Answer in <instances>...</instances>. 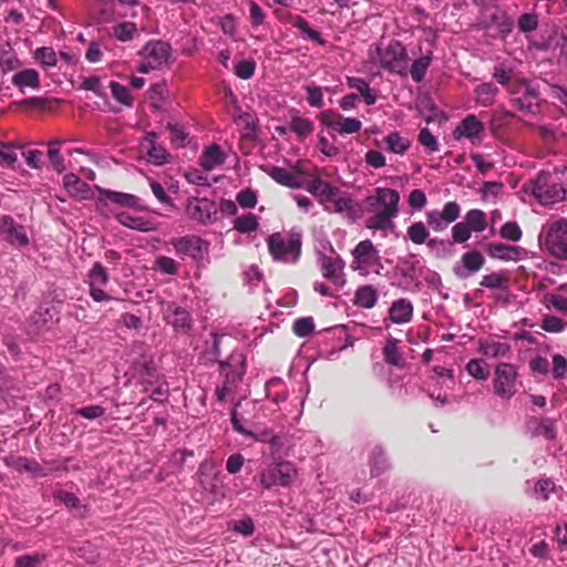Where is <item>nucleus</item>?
I'll list each match as a JSON object with an SVG mask.
<instances>
[{
	"label": "nucleus",
	"instance_id": "17",
	"mask_svg": "<svg viewBox=\"0 0 567 567\" xmlns=\"http://www.w3.org/2000/svg\"><path fill=\"white\" fill-rule=\"evenodd\" d=\"M219 370L225 377L223 384L235 390L245 373L241 355L231 354L226 361H219Z\"/></svg>",
	"mask_w": 567,
	"mask_h": 567
},
{
	"label": "nucleus",
	"instance_id": "40",
	"mask_svg": "<svg viewBox=\"0 0 567 567\" xmlns=\"http://www.w3.org/2000/svg\"><path fill=\"white\" fill-rule=\"evenodd\" d=\"M515 117V114L507 110H495L489 121V128L494 135L501 133L509 122Z\"/></svg>",
	"mask_w": 567,
	"mask_h": 567
},
{
	"label": "nucleus",
	"instance_id": "9",
	"mask_svg": "<svg viewBox=\"0 0 567 567\" xmlns=\"http://www.w3.org/2000/svg\"><path fill=\"white\" fill-rule=\"evenodd\" d=\"M517 370L507 362L498 363L494 371L493 390L503 400H511L516 393Z\"/></svg>",
	"mask_w": 567,
	"mask_h": 567
},
{
	"label": "nucleus",
	"instance_id": "38",
	"mask_svg": "<svg viewBox=\"0 0 567 567\" xmlns=\"http://www.w3.org/2000/svg\"><path fill=\"white\" fill-rule=\"evenodd\" d=\"M464 221L474 233H481L487 227V216L482 209H470L465 216Z\"/></svg>",
	"mask_w": 567,
	"mask_h": 567
},
{
	"label": "nucleus",
	"instance_id": "54",
	"mask_svg": "<svg viewBox=\"0 0 567 567\" xmlns=\"http://www.w3.org/2000/svg\"><path fill=\"white\" fill-rule=\"evenodd\" d=\"M110 89L113 97L125 106H132L133 99L130 94V91L126 86L122 85L118 82L112 81L110 83Z\"/></svg>",
	"mask_w": 567,
	"mask_h": 567
},
{
	"label": "nucleus",
	"instance_id": "28",
	"mask_svg": "<svg viewBox=\"0 0 567 567\" xmlns=\"http://www.w3.org/2000/svg\"><path fill=\"white\" fill-rule=\"evenodd\" d=\"M379 299L378 290L372 285H364L357 289L354 305L361 308L371 309Z\"/></svg>",
	"mask_w": 567,
	"mask_h": 567
},
{
	"label": "nucleus",
	"instance_id": "20",
	"mask_svg": "<svg viewBox=\"0 0 567 567\" xmlns=\"http://www.w3.org/2000/svg\"><path fill=\"white\" fill-rule=\"evenodd\" d=\"M6 465L19 473H31L37 477H43L48 472L34 458L24 456H10L6 458Z\"/></svg>",
	"mask_w": 567,
	"mask_h": 567
},
{
	"label": "nucleus",
	"instance_id": "62",
	"mask_svg": "<svg viewBox=\"0 0 567 567\" xmlns=\"http://www.w3.org/2000/svg\"><path fill=\"white\" fill-rule=\"evenodd\" d=\"M417 141L422 146L427 148L429 153L439 152V142L427 127L420 131Z\"/></svg>",
	"mask_w": 567,
	"mask_h": 567
},
{
	"label": "nucleus",
	"instance_id": "60",
	"mask_svg": "<svg viewBox=\"0 0 567 567\" xmlns=\"http://www.w3.org/2000/svg\"><path fill=\"white\" fill-rule=\"evenodd\" d=\"M471 235L472 230L464 220L456 223L452 227V239L455 244L466 243L471 238Z\"/></svg>",
	"mask_w": 567,
	"mask_h": 567
},
{
	"label": "nucleus",
	"instance_id": "26",
	"mask_svg": "<svg viewBox=\"0 0 567 567\" xmlns=\"http://www.w3.org/2000/svg\"><path fill=\"white\" fill-rule=\"evenodd\" d=\"M492 78L502 86H504L507 93H509L512 89L523 80L514 73L513 69L507 68L504 64L494 66Z\"/></svg>",
	"mask_w": 567,
	"mask_h": 567
},
{
	"label": "nucleus",
	"instance_id": "32",
	"mask_svg": "<svg viewBox=\"0 0 567 567\" xmlns=\"http://www.w3.org/2000/svg\"><path fill=\"white\" fill-rule=\"evenodd\" d=\"M12 84L19 89L25 86L38 89L40 86L39 73L33 69H25L17 72L11 80Z\"/></svg>",
	"mask_w": 567,
	"mask_h": 567
},
{
	"label": "nucleus",
	"instance_id": "42",
	"mask_svg": "<svg viewBox=\"0 0 567 567\" xmlns=\"http://www.w3.org/2000/svg\"><path fill=\"white\" fill-rule=\"evenodd\" d=\"M87 282L89 286H99L103 287L109 282V275L104 266L95 261L92 268L87 272Z\"/></svg>",
	"mask_w": 567,
	"mask_h": 567
},
{
	"label": "nucleus",
	"instance_id": "37",
	"mask_svg": "<svg viewBox=\"0 0 567 567\" xmlns=\"http://www.w3.org/2000/svg\"><path fill=\"white\" fill-rule=\"evenodd\" d=\"M112 35L121 42H127L137 38L140 33L136 23L125 21L117 23L112 28Z\"/></svg>",
	"mask_w": 567,
	"mask_h": 567
},
{
	"label": "nucleus",
	"instance_id": "59",
	"mask_svg": "<svg viewBox=\"0 0 567 567\" xmlns=\"http://www.w3.org/2000/svg\"><path fill=\"white\" fill-rule=\"evenodd\" d=\"M256 71V62L254 60H241L234 66V73L243 80L252 78Z\"/></svg>",
	"mask_w": 567,
	"mask_h": 567
},
{
	"label": "nucleus",
	"instance_id": "24",
	"mask_svg": "<svg viewBox=\"0 0 567 567\" xmlns=\"http://www.w3.org/2000/svg\"><path fill=\"white\" fill-rule=\"evenodd\" d=\"M486 252L491 258L501 259L504 261L518 260L522 252L520 247L508 246L502 243H492L486 245Z\"/></svg>",
	"mask_w": 567,
	"mask_h": 567
},
{
	"label": "nucleus",
	"instance_id": "45",
	"mask_svg": "<svg viewBox=\"0 0 567 567\" xmlns=\"http://www.w3.org/2000/svg\"><path fill=\"white\" fill-rule=\"evenodd\" d=\"M406 234L409 239L415 245L425 244L430 236L429 230L422 221H416L410 225L408 227Z\"/></svg>",
	"mask_w": 567,
	"mask_h": 567
},
{
	"label": "nucleus",
	"instance_id": "44",
	"mask_svg": "<svg viewBox=\"0 0 567 567\" xmlns=\"http://www.w3.org/2000/svg\"><path fill=\"white\" fill-rule=\"evenodd\" d=\"M385 143L388 150L395 154H404L410 147V142L408 138L402 137L398 132L390 133L385 137Z\"/></svg>",
	"mask_w": 567,
	"mask_h": 567
},
{
	"label": "nucleus",
	"instance_id": "48",
	"mask_svg": "<svg viewBox=\"0 0 567 567\" xmlns=\"http://www.w3.org/2000/svg\"><path fill=\"white\" fill-rule=\"evenodd\" d=\"M315 330V321L312 317L298 318L292 323V332L299 338H307Z\"/></svg>",
	"mask_w": 567,
	"mask_h": 567
},
{
	"label": "nucleus",
	"instance_id": "25",
	"mask_svg": "<svg viewBox=\"0 0 567 567\" xmlns=\"http://www.w3.org/2000/svg\"><path fill=\"white\" fill-rule=\"evenodd\" d=\"M413 316V305L408 299L395 300L389 310V318L394 323H406Z\"/></svg>",
	"mask_w": 567,
	"mask_h": 567
},
{
	"label": "nucleus",
	"instance_id": "46",
	"mask_svg": "<svg viewBox=\"0 0 567 567\" xmlns=\"http://www.w3.org/2000/svg\"><path fill=\"white\" fill-rule=\"evenodd\" d=\"M258 218L255 214H246L244 216H239L234 221V229L239 233L246 234L255 231L258 228Z\"/></svg>",
	"mask_w": 567,
	"mask_h": 567
},
{
	"label": "nucleus",
	"instance_id": "19",
	"mask_svg": "<svg viewBox=\"0 0 567 567\" xmlns=\"http://www.w3.org/2000/svg\"><path fill=\"white\" fill-rule=\"evenodd\" d=\"M344 261L339 256H320V269L322 276L329 281L339 285L343 284L342 271Z\"/></svg>",
	"mask_w": 567,
	"mask_h": 567
},
{
	"label": "nucleus",
	"instance_id": "10",
	"mask_svg": "<svg viewBox=\"0 0 567 567\" xmlns=\"http://www.w3.org/2000/svg\"><path fill=\"white\" fill-rule=\"evenodd\" d=\"M171 245L179 257H188L192 260L202 261L209 251V243L195 235H186L171 239Z\"/></svg>",
	"mask_w": 567,
	"mask_h": 567
},
{
	"label": "nucleus",
	"instance_id": "13",
	"mask_svg": "<svg viewBox=\"0 0 567 567\" xmlns=\"http://www.w3.org/2000/svg\"><path fill=\"white\" fill-rule=\"evenodd\" d=\"M269 177H271L276 183L292 189H298L302 187L301 176L305 175V172L298 166L295 165L290 171L284 167L270 166L264 168Z\"/></svg>",
	"mask_w": 567,
	"mask_h": 567
},
{
	"label": "nucleus",
	"instance_id": "49",
	"mask_svg": "<svg viewBox=\"0 0 567 567\" xmlns=\"http://www.w3.org/2000/svg\"><path fill=\"white\" fill-rule=\"evenodd\" d=\"M540 328L549 333H560L567 328V321L556 316L546 315L542 319Z\"/></svg>",
	"mask_w": 567,
	"mask_h": 567
},
{
	"label": "nucleus",
	"instance_id": "12",
	"mask_svg": "<svg viewBox=\"0 0 567 567\" xmlns=\"http://www.w3.org/2000/svg\"><path fill=\"white\" fill-rule=\"evenodd\" d=\"M427 225L436 233L445 230L450 224L461 216V205L454 200L444 204L442 210L433 209L426 213Z\"/></svg>",
	"mask_w": 567,
	"mask_h": 567
},
{
	"label": "nucleus",
	"instance_id": "55",
	"mask_svg": "<svg viewBox=\"0 0 567 567\" xmlns=\"http://www.w3.org/2000/svg\"><path fill=\"white\" fill-rule=\"evenodd\" d=\"M481 351L491 358L505 357L509 351V347L502 342L481 343Z\"/></svg>",
	"mask_w": 567,
	"mask_h": 567
},
{
	"label": "nucleus",
	"instance_id": "57",
	"mask_svg": "<svg viewBox=\"0 0 567 567\" xmlns=\"http://www.w3.org/2000/svg\"><path fill=\"white\" fill-rule=\"evenodd\" d=\"M307 92V102L312 107H322L323 106V91L320 86L317 85H306L303 86Z\"/></svg>",
	"mask_w": 567,
	"mask_h": 567
},
{
	"label": "nucleus",
	"instance_id": "39",
	"mask_svg": "<svg viewBox=\"0 0 567 567\" xmlns=\"http://www.w3.org/2000/svg\"><path fill=\"white\" fill-rule=\"evenodd\" d=\"M313 128V123L309 118L301 116H293L289 124V130L298 136L299 141H303L306 137L310 136Z\"/></svg>",
	"mask_w": 567,
	"mask_h": 567
},
{
	"label": "nucleus",
	"instance_id": "56",
	"mask_svg": "<svg viewBox=\"0 0 567 567\" xmlns=\"http://www.w3.org/2000/svg\"><path fill=\"white\" fill-rule=\"evenodd\" d=\"M499 236L516 243L522 239L523 231L516 221H506L499 229Z\"/></svg>",
	"mask_w": 567,
	"mask_h": 567
},
{
	"label": "nucleus",
	"instance_id": "64",
	"mask_svg": "<svg viewBox=\"0 0 567 567\" xmlns=\"http://www.w3.org/2000/svg\"><path fill=\"white\" fill-rule=\"evenodd\" d=\"M553 377L555 379H563L567 374V359L556 353L553 355V370H551Z\"/></svg>",
	"mask_w": 567,
	"mask_h": 567
},
{
	"label": "nucleus",
	"instance_id": "41",
	"mask_svg": "<svg viewBox=\"0 0 567 567\" xmlns=\"http://www.w3.org/2000/svg\"><path fill=\"white\" fill-rule=\"evenodd\" d=\"M62 144V141L60 140H53L48 143L49 150H48V157L50 159V163L52 164L54 171L58 174H61L65 171L64 165V158L60 154V150L58 146Z\"/></svg>",
	"mask_w": 567,
	"mask_h": 567
},
{
	"label": "nucleus",
	"instance_id": "16",
	"mask_svg": "<svg viewBox=\"0 0 567 567\" xmlns=\"http://www.w3.org/2000/svg\"><path fill=\"white\" fill-rule=\"evenodd\" d=\"M0 231L12 246H27L29 238L24 226L18 224L11 216L4 215L0 220Z\"/></svg>",
	"mask_w": 567,
	"mask_h": 567
},
{
	"label": "nucleus",
	"instance_id": "53",
	"mask_svg": "<svg viewBox=\"0 0 567 567\" xmlns=\"http://www.w3.org/2000/svg\"><path fill=\"white\" fill-rule=\"evenodd\" d=\"M535 434L539 436H544L547 440H555L557 435L556 423L554 420L545 417L538 421V424L535 429Z\"/></svg>",
	"mask_w": 567,
	"mask_h": 567
},
{
	"label": "nucleus",
	"instance_id": "63",
	"mask_svg": "<svg viewBox=\"0 0 567 567\" xmlns=\"http://www.w3.org/2000/svg\"><path fill=\"white\" fill-rule=\"evenodd\" d=\"M239 120L245 124V132L241 140L255 141L257 138V125L249 113H243Z\"/></svg>",
	"mask_w": 567,
	"mask_h": 567
},
{
	"label": "nucleus",
	"instance_id": "51",
	"mask_svg": "<svg viewBox=\"0 0 567 567\" xmlns=\"http://www.w3.org/2000/svg\"><path fill=\"white\" fill-rule=\"evenodd\" d=\"M466 371L470 375L480 381H485L489 375L488 365L484 361L477 359L468 361L466 364Z\"/></svg>",
	"mask_w": 567,
	"mask_h": 567
},
{
	"label": "nucleus",
	"instance_id": "3",
	"mask_svg": "<svg viewBox=\"0 0 567 567\" xmlns=\"http://www.w3.org/2000/svg\"><path fill=\"white\" fill-rule=\"evenodd\" d=\"M543 251L558 260H567V218L546 223L538 235Z\"/></svg>",
	"mask_w": 567,
	"mask_h": 567
},
{
	"label": "nucleus",
	"instance_id": "5",
	"mask_svg": "<svg viewBox=\"0 0 567 567\" xmlns=\"http://www.w3.org/2000/svg\"><path fill=\"white\" fill-rule=\"evenodd\" d=\"M508 94L511 104L518 111L528 115L540 112V93L532 82L523 79Z\"/></svg>",
	"mask_w": 567,
	"mask_h": 567
},
{
	"label": "nucleus",
	"instance_id": "47",
	"mask_svg": "<svg viewBox=\"0 0 567 567\" xmlns=\"http://www.w3.org/2000/svg\"><path fill=\"white\" fill-rule=\"evenodd\" d=\"M431 61L432 59L430 55L422 56L413 61L410 69V74L414 82L420 83L421 81H423L426 71L431 64Z\"/></svg>",
	"mask_w": 567,
	"mask_h": 567
},
{
	"label": "nucleus",
	"instance_id": "29",
	"mask_svg": "<svg viewBox=\"0 0 567 567\" xmlns=\"http://www.w3.org/2000/svg\"><path fill=\"white\" fill-rule=\"evenodd\" d=\"M224 162L225 156L216 144L208 146L200 156V166L205 171H213L215 167L224 164Z\"/></svg>",
	"mask_w": 567,
	"mask_h": 567
},
{
	"label": "nucleus",
	"instance_id": "58",
	"mask_svg": "<svg viewBox=\"0 0 567 567\" xmlns=\"http://www.w3.org/2000/svg\"><path fill=\"white\" fill-rule=\"evenodd\" d=\"M34 58L47 68L54 66L58 62L55 52L48 47L38 48L34 51Z\"/></svg>",
	"mask_w": 567,
	"mask_h": 567
},
{
	"label": "nucleus",
	"instance_id": "14",
	"mask_svg": "<svg viewBox=\"0 0 567 567\" xmlns=\"http://www.w3.org/2000/svg\"><path fill=\"white\" fill-rule=\"evenodd\" d=\"M144 59H148L157 69L169 62L172 48L162 40H151L138 52Z\"/></svg>",
	"mask_w": 567,
	"mask_h": 567
},
{
	"label": "nucleus",
	"instance_id": "7",
	"mask_svg": "<svg viewBox=\"0 0 567 567\" xmlns=\"http://www.w3.org/2000/svg\"><path fill=\"white\" fill-rule=\"evenodd\" d=\"M352 256L351 268L353 270L368 274L370 269H374L377 274H380V269H383L380 252L370 239L357 244Z\"/></svg>",
	"mask_w": 567,
	"mask_h": 567
},
{
	"label": "nucleus",
	"instance_id": "21",
	"mask_svg": "<svg viewBox=\"0 0 567 567\" xmlns=\"http://www.w3.org/2000/svg\"><path fill=\"white\" fill-rule=\"evenodd\" d=\"M166 312L168 323L172 324L176 331L187 333L190 330L192 319L186 309L172 303L167 307Z\"/></svg>",
	"mask_w": 567,
	"mask_h": 567
},
{
	"label": "nucleus",
	"instance_id": "6",
	"mask_svg": "<svg viewBox=\"0 0 567 567\" xmlns=\"http://www.w3.org/2000/svg\"><path fill=\"white\" fill-rule=\"evenodd\" d=\"M297 468L291 462L281 461L264 468L259 475L260 485L270 489L275 486L288 487L297 477Z\"/></svg>",
	"mask_w": 567,
	"mask_h": 567
},
{
	"label": "nucleus",
	"instance_id": "30",
	"mask_svg": "<svg viewBox=\"0 0 567 567\" xmlns=\"http://www.w3.org/2000/svg\"><path fill=\"white\" fill-rule=\"evenodd\" d=\"M474 92L476 103L486 107L494 104L499 90L494 83L485 82L477 85Z\"/></svg>",
	"mask_w": 567,
	"mask_h": 567
},
{
	"label": "nucleus",
	"instance_id": "23",
	"mask_svg": "<svg viewBox=\"0 0 567 567\" xmlns=\"http://www.w3.org/2000/svg\"><path fill=\"white\" fill-rule=\"evenodd\" d=\"M63 187L68 194L78 199H87L91 197V187L73 173L63 176Z\"/></svg>",
	"mask_w": 567,
	"mask_h": 567
},
{
	"label": "nucleus",
	"instance_id": "31",
	"mask_svg": "<svg viewBox=\"0 0 567 567\" xmlns=\"http://www.w3.org/2000/svg\"><path fill=\"white\" fill-rule=\"evenodd\" d=\"M290 21L292 25L301 32L303 39L315 41L320 47L326 45L327 42L324 39L321 38L319 31L311 28L309 22L305 18L300 16H295L291 17Z\"/></svg>",
	"mask_w": 567,
	"mask_h": 567
},
{
	"label": "nucleus",
	"instance_id": "52",
	"mask_svg": "<svg viewBox=\"0 0 567 567\" xmlns=\"http://www.w3.org/2000/svg\"><path fill=\"white\" fill-rule=\"evenodd\" d=\"M147 156L148 162L154 165H163L168 163L171 159V154L166 151V148L157 144L148 146Z\"/></svg>",
	"mask_w": 567,
	"mask_h": 567
},
{
	"label": "nucleus",
	"instance_id": "22",
	"mask_svg": "<svg viewBox=\"0 0 567 567\" xmlns=\"http://www.w3.org/2000/svg\"><path fill=\"white\" fill-rule=\"evenodd\" d=\"M462 269L455 268V274L460 278H466L468 275L481 270L485 264L484 256L478 250H471L461 257Z\"/></svg>",
	"mask_w": 567,
	"mask_h": 567
},
{
	"label": "nucleus",
	"instance_id": "35",
	"mask_svg": "<svg viewBox=\"0 0 567 567\" xmlns=\"http://www.w3.org/2000/svg\"><path fill=\"white\" fill-rule=\"evenodd\" d=\"M547 307L567 315V284H563L557 288V292L547 293L545 296Z\"/></svg>",
	"mask_w": 567,
	"mask_h": 567
},
{
	"label": "nucleus",
	"instance_id": "50",
	"mask_svg": "<svg viewBox=\"0 0 567 567\" xmlns=\"http://www.w3.org/2000/svg\"><path fill=\"white\" fill-rule=\"evenodd\" d=\"M47 558L48 555L43 553L21 555L14 559V567H40Z\"/></svg>",
	"mask_w": 567,
	"mask_h": 567
},
{
	"label": "nucleus",
	"instance_id": "61",
	"mask_svg": "<svg viewBox=\"0 0 567 567\" xmlns=\"http://www.w3.org/2000/svg\"><path fill=\"white\" fill-rule=\"evenodd\" d=\"M246 3L249 8V20L252 27H259L264 24L266 19V13L261 9V7L254 0H246Z\"/></svg>",
	"mask_w": 567,
	"mask_h": 567
},
{
	"label": "nucleus",
	"instance_id": "1",
	"mask_svg": "<svg viewBox=\"0 0 567 567\" xmlns=\"http://www.w3.org/2000/svg\"><path fill=\"white\" fill-rule=\"evenodd\" d=\"M399 202L400 195L395 189L378 187L375 195L365 198L368 210L375 213L367 219V228L384 230L393 227L392 219L398 215Z\"/></svg>",
	"mask_w": 567,
	"mask_h": 567
},
{
	"label": "nucleus",
	"instance_id": "4",
	"mask_svg": "<svg viewBox=\"0 0 567 567\" xmlns=\"http://www.w3.org/2000/svg\"><path fill=\"white\" fill-rule=\"evenodd\" d=\"M377 59L379 65L399 75H406L408 71V51L398 40H391L385 48H377Z\"/></svg>",
	"mask_w": 567,
	"mask_h": 567
},
{
	"label": "nucleus",
	"instance_id": "34",
	"mask_svg": "<svg viewBox=\"0 0 567 567\" xmlns=\"http://www.w3.org/2000/svg\"><path fill=\"white\" fill-rule=\"evenodd\" d=\"M384 361L394 367H403L404 360L398 347V340L390 337L382 350Z\"/></svg>",
	"mask_w": 567,
	"mask_h": 567
},
{
	"label": "nucleus",
	"instance_id": "11",
	"mask_svg": "<svg viewBox=\"0 0 567 567\" xmlns=\"http://www.w3.org/2000/svg\"><path fill=\"white\" fill-rule=\"evenodd\" d=\"M319 121L322 125L338 132L341 135L358 133L362 123L354 117H344L342 114L326 110L319 114Z\"/></svg>",
	"mask_w": 567,
	"mask_h": 567
},
{
	"label": "nucleus",
	"instance_id": "33",
	"mask_svg": "<svg viewBox=\"0 0 567 567\" xmlns=\"http://www.w3.org/2000/svg\"><path fill=\"white\" fill-rule=\"evenodd\" d=\"M370 473L372 476H379L388 467L385 452L381 446H374L369 456Z\"/></svg>",
	"mask_w": 567,
	"mask_h": 567
},
{
	"label": "nucleus",
	"instance_id": "27",
	"mask_svg": "<svg viewBox=\"0 0 567 567\" xmlns=\"http://www.w3.org/2000/svg\"><path fill=\"white\" fill-rule=\"evenodd\" d=\"M99 193L105 197V199L122 206V207H128V208H137L140 198L135 195L111 190V189H104L101 187H96Z\"/></svg>",
	"mask_w": 567,
	"mask_h": 567
},
{
	"label": "nucleus",
	"instance_id": "8",
	"mask_svg": "<svg viewBox=\"0 0 567 567\" xmlns=\"http://www.w3.org/2000/svg\"><path fill=\"white\" fill-rule=\"evenodd\" d=\"M532 194L542 205L547 206L563 200L566 196V189L556 178L542 173L534 182Z\"/></svg>",
	"mask_w": 567,
	"mask_h": 567
},
{
	"label": "nucleus",
	"instance_id": "2",
	"mask_svg": "<svg viewBox=\"0 0 567 567\" xmlns=\"http://www.w3.org/2000/svg\"><path fill=\"white\" fill-rule=\"evenodd\" d=\"M266 243L275 261L295 264L300 259L302 236L298 231L274 233L267 237Z\"/></svg>",
	"mask_w": 567,
	"mask_h": 567
},
{
	"label": "nucleus",
	"instance_id": "15",
	"mask_svg": "<svg viewBox=\"0 0 567 567\" xmlns=\"http://www.w3.org/2000/svg\"><path fill=\"white\" fill-rule=\"evenodd\" d=\"M187 216L203 225L212 221L213 215L216 214L214 202L206 198L193 197L186 204Z\"/></svg>",
	"mask_w": 567,
	"mask_h": 567
},
{
	"label": "nucleus",
	"instance_id": "43",
	"mask_svg": "<svg viewBox=\"0 0 567 567\" xmlns=\"http://www.w3.org/2000/svg\"><path fill=\"white\" fill-rule=\"evenodd\" d=\"M480 285L489 289H506L508 276L505 272H492L483 276Z\"/></svg>",
	"mask_w": 567,
	"mask_h": 567
},
{
	"label": "nucleus",
	"instance_id": "36",
	"mask_svg": "<svg viewBox=\"0 0 567 567\" xmlns=\"http://www.w3.org/2000/svg\"><path fill=\"white\" fill-rule=\"evenodd\" d=\"M117 220L123 226L138 231H150L154 229L153 224L150 220L143 217L132 216L127 213L118 214Z\"/></svg>",
	"mask_w": 567,
	"mask_h": 567
},
{
	"label": "nucleus",
	"instance_id": "18",
	"mask_svg": "<svg viewBox=\"0 0 567 567\" xmlns=\"http://www.w3.org/2000/svg\"><path fill=\"white\" fill-rule=\"evenodd\" d=\"M485 131L484 124L477 120L475 115H467L463 118L454 131V137L456 140L465 137L471 140L473 143L475 140L481 142L482 134Z\"/></svg>",
	"mask_w": 567,
	"mask_h": 567
}]
</instances>
